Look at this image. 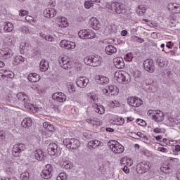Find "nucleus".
I'll use <instances>...</instances> for the list:
<instances>
[{"mask_svg":"<svg viewBox=\"0 0 180 180\" xmlns=\"http://www.w3.org/2000/svg\"><path fill=\"white\" fill-rule=\"evenodd\" d=\"M84 62L90 67H98L102 63V58L98 55H91L84 58Z\"/></svg>","mask_w":180,"mask_h":180,"instance_id":"1","label":"nucleus"},{"mask_svg":"<svg viewBox=\"0 0 180 180\" xmlns=\"http://www.w3.org/2000/svg\"><path fill=\"white\" fill-rule=\"evenodd\" d=\"M16 97L18 98V101L23 102L25 108L27 110H32L34 109V105L30 103V98H29V96H27V94L23 92H20L17 94Z\"/></svg>","mask_w":180,"mask_h":180,"instance_id":"2","label":"nucleus"},{"mask_svg":"<svg viewBox=\"0 0 180 180\" xmlns=\"http://www.w3.org/2000/svg\"><path fill=\"white\" fill-rule=\"evenodd\" d=\"M115 78L119 82V84H129L130 82V77L129 74L124 71H119L115 73Z\"/></svg>","mask_w":180,"mask_h":180,"instance_id":"3","label":"nucleus"},{"mask_svg":"<svg viewBox=\"0 0 180 180\" xmlns=\"http://www.w3.org/2000/svg\"><path fill=\"white\" fill-rule=\"evenodd\" d=\"M63 144L69 150H77L78 147H79L81 143H79V141H78V139H77L68 138L63 140Z\"/></svg>","mask_w":180,"mask_h":180,"instance_id":"4","label":"nucleus"},{"mask_svg":"<svg viewBox=\"0 0 180 180\" xmlns=\"http://www.w3.org/2000/svg\"><path fill=\"white\" fill-rule=\"evenodd\" d=\"M108 146L115 154H122L124 151V146L119 143L117 141H109Z\"/></svg>","mask_w":180,"mask_h":180,"instance_id":"5","label":"nucleus"},{"mask_svg":"<svg viewBox=\"0 0 180 180\" xmlns=\"http://www.w3.org/2000/svg\"><path fill=\"white\" fill-rule=\"evenodd\" d=\"M151 165V162L148 161L141 162L136 166V172H138V174H146V172L150 171Z\"/></svg>","mask_w":180,"mask_h":180,"instance_id":"6","label":"nucleus"},{"mask_svg":"<svg viewBox=\"0 0 180 180\" xmlns=\"http://www.w3.org/2000/svg\"><path fill=\"white\" fill-rule=\"evenodd\" d=\"M112 12H116L119 15L122 13V15H126V6L124 4L117 2H113L110 6Z\"/></svg>","mask_w":180,"mask_h":180,"instance_id":"7","label":"nucleus"},{"mask_svg":"<svg viewBox=\"0 0 180 180\" xmlns=\"http://www.w3.org/2000/svg\"><path fill=\"white\" fill-rule=\"evenodd\" d=\"M78 36L80 39H95L96 34L91 30H82L78 32Z\"/></svg>","mask_w":180,"mask_h":180,"instance_id":"8","label":"nucleus"},{"mask_svg":"<svg viewBox=\"0 0 180 180\" xmlns=\"http://www.w3.org/2000/svg\"><path fill=\"white\" fill-rule=\"evenodd\" d=\"M127 102L129 106H133L134 108H139L143 104V100L141 98L134 96L129 97Z\"/></svg>","mask_w":180,"mask_h":180,"instance_id":"9","label":"nucleus"},{"mask_svg":"<svg viewBox=\"0 0 180 180\" xmlns=\"http://www.w3.org/2000/svg\"><path fill=\"white\" fill-rule=\"evenodd\" d=\"M143 68L148 72L153 74L155 71V65H154V60L153 59H146L143 62Z\"/></svg>","mask_w":180,"mask_h":180,"instance_id":"10","label":"nucleus"},{"mask_svg":"<svg viewBox=\"0 0 180 180\" xmlns=\"http://www.w3.org/2000/svg\"><path fill=\"white\" fill-rule=\"evenodd\" d=\"M26 148V146H25V144L23 143H17L13 146L12 149V153L14 157H20V153L22 151H25V149Z\"/></svg>","mask_w":180,"mask_h":180,"instance_id":"11","label":"nucleus"},{"mask_svg":"<svg viewBox=\"0 0 180 180\" xmlns=\"http://www.w3.org/2000/svg\"><path fill=\"white\" fill-rule=\"evenodd\" d=\"M59 64L64 70H68V68H71L72 62H71V59L68 57L65 56L59 59Z\"/></svg>","mask_w":180,"mask_h":180,"instance_id":"12","label":"nucleus"},{"mask_svg":"<svg viewBox=\"0 0 180 180\" xmlns=\"http://www.w3.org/2000/svg\"><path fill=\"white\" fill-rule=\"evenodd\" d=\"M102 146H103V143L96 139L91 140L87 143V147L90 151H94L95 148H98V147H102Z\"/></svg>","mask_w":180,"mask_h":180,"instance_id":"13","label":"nucleus"},{"mask_svg":"<svg viewBox=\"0 0 180 180\" xmlns=\"http://www.w3.org/2000/svg\"><path fill=\"white\" fill-rule=\"evenodd\" d=\"M60 46L63 49H66V50H73L75 49V42L67 41V40H62L60 42Z\"/></svg>","mask_w":180,"mask_h":180,"instance_id":"14","label":"nucleus"},{"mask_svg":"<svg viewBox=\"0 0 180 180\" xmlns=\"http://www.w3.org/2000/svg\"><path fill=\"white\" fill-rule=\"evenodd\" d=\"M52 99L57 102H65L67 101V96L63 92L54 93L52 95Z\"/></svg>","mask_w":180,"mask_h":180,"instance_id":"15","label":"nucleus"},{"mask_svg":"<svg viewBox=\"0 0 180 180\" xmlns=\"http://www.w3.org/2000/svg\"><path fill=\"white\" fill-rule=\"evenodd\" d=\"M13 54V53L12 52V49H10L9 48H4L0 50V57H2L5 60L11 58Z\"/></svg>","mask_w":180,"mask_h":180,"instance_id":"16","label":"nucleus"},{"mask_svg":"<svg viewBox=\"0 0 180 180\" xmlns=\"http://www.w3.org/2000/svg\"><path fill=\"white\" fill-rule=\"evenodd\" d=\"M76 84L79 88H85L89 84V79L85 77H81L77 79Z\"/></svg>","mask_w":180,"mask_h":180,"instance_id":"17","label":"nucleus"},{"mask_svg":"<svg viewBox=\"0 0 180 180\" xmlns=\"http://www.w3.org/2000/svg\"><path fill=\"white\" fill-rule=\"evenodd\" d=\"M58 150V146H57V143H51L49 145L48 154L49 155H56V154H57Z\"/></svg>","mask_w":180,"mask_h":180,"instance_id":"18","label":"nucleus"},{"mask_svg":"<svg viewBox=\"0 0 180 180\" xmlns=\"http://www.w3.org/2000/svg\"><path fill=\"white\" fill-rule=\"evenodd\" d=\"M153 120L158 122H162L164 120V112L161 110H156Z\"/></svg>","mask_w":180,"mask_h":180,"instance_id":"19","label":"nucleus"},{"mask_svg":"<svg viewBox=\"0 0 180 180\" xmlns=\"http://www.w3.org/2000/svg\"><path fill=\"white\" fill-rule=\"evenodd\" d=\"M45 18H54L55 15H57V11L54 8H49L44 11Z\"/></svg>","mask_w":180,"mask_h":180,"instance_id":"20","label":"nucleus"},{"mask_svg":"<svg viewBox=\"0 0 180 180\" xmlns=\"http://www.w3.org/2000/svg\"><path fill=\"white\" fill-rule=\"evenodd\" d=\"M57 25H58L59 27H67L68 26V22L67 21V18L63 17H58L56 18Z\"/></svg>","mask_w":180,"mask_h":180,"instance_id":"21","label":"nucleus"},{"mask_svg":"<svg viewBox=\"0 0 180 180\" xmlns=\"http://www.w3.org/2000/svg\"><path fill=\"white\" fill-rule=\"evenodd\" d=\"M96 82L100 85H108L109 84V78L105 76H97L96 77Z\"/></svg>","mask_w":180,"mask_h":180,"instance_id":"22","label":"nucleus"},{"mask_svg":"<svg viewBox=\"0 0 180 180\" xmlns=\"http://www.w3.org/2000/svg\"><path fill=\"white\" fill-rule=\"evenodd\" d=\"M114 65L118 69L124 68V60L122 58H115L114 59Z\"/></svg>","mask_w":180,"mask_h":180,"instance_id":"23","label":"nucleus"},{"mask_svg":"<svg viewBox=\"0 0 180 180\" xmlns=\"http://www.w3.org/2000/svg\"><path fill=\"white\" fill-rule=\"evenodd\" d=\"M90 26L94 29V30H99L101 27V25L99 24V21H98V19L95 18H92L90 19Z\"/></svg>","mask_w":180,"mask_h":180,"instance_id":"24","label":"nucleus"},{"mask_svg":"<svg viewBox=\"0 0 180 180\" xmlns=\"http://www.w3.org/2000/svg\"><path fill=\"white\" fill-rule=\"evenodd\" d=\"M32 124H33V121L29 117L25 118L21 122V126H22L24 129L32 127Z\"/></svg>","mask_w":180,"mask_h":180,"instance_id":"25","label":"nucleus"},{"mask_svg":"<svg viewBox=\"0 0 180 180\" xmlns=\"http://www.w3.org/2000/svg\"><path fill=\"white\" fill-rule=\"evenodd\" d=\"M160 170L162 172H164V174H171V172H172V166L169 164H163L160 167Z\"/></svg>","mask_w":180,"mask_h":180,"instance_id":"26","label":"nucleus"},{"mask_svg":"<svg viewBox=\"0 0 180 180\" xmlns=\"http://www.w3.org/2000/svg\"><path fill=\"white\" fill-rule=\"evenodd\" d=\"M27 79L30 82H38V81H40V75L37 73H30L28 75Z\"/></svg>","mask_w":180,"mask_h":180,"instance_id":"27","label":"nucleus"},{"mask_svg":"<svg viewBox=\"0 0 180 180\" xmlns=\"http://www.w3.org/2000/svg\"><path fill=\"white\" fill-rule=\"evenodd\" d=\"M34 157L37 161H44V153L41 150H37L34 152Z\"/></svg>","mask_w":180,"mask_h":180,"instance_id":"28","label":"nucleus"},{"mask_svg":"<svg viewBox=\"0 0 180 180\" xmlns=\"http://www.w3.org/2000/svg\"><path fill=\"white\" fill-rule=\"evenodd\" d=\"M40 71H41L42 72H46V71H47L49 70V62L46 60H42L40 62Z\"/></svg>","mask_w":180,"mask_h":180,"instance_id":"29","label":"nucleus"},{"mask_svg":"<svg viewBox=\"0 0 180 180\" xmlns=\"http://www.w3.org/2000/svg\"><path fill=\"white\" fill-rule=\"evenodd\" d=\"M117 52V49H116V47L112 45H108L105 47V53L106 54H108V56H112V54H115Z\"/></svg>","mask_w":180,"mask_h":180,"instance_id":"30","label":"nucleus"},{"mask_svg":"<svg viewBox=\"0 0 180 180\" xmlns=\"http://www.w3.org/2000/svg\"><path fill=\"white\" fill-rule=\"evenodd\" d=\"M43 127L46 129V131L51 134L50 136L53 134V131H54V126L53 124H50L49 122H44Z\"/></svg>","mask_w":180,"mask_h":180,"instance_id":"31","label":"nucleus"},{"mask_svg":"<svg viewBox=\"0 0 180 180\" xmlns=\"http://www.w3.org/2000/svg\"><path fill=\"white\" fill-rule=\"evenodd\" d=\"M94 108L96 113H99V115H103V113H105V107H103V105L94 104Z\"/></svg>","mask_w":180,"mask_h":180,"instance_id":"32","label":"nucleus"},{"mask_svg":"<svg viewBox=\"0 0 180 180\" xmlns=\"http://www.w3.org/2000/svg\"><path fill=\"white\" fill-rule=\"evenodd\" d=\"M105 32L107 34H112V33H115V25L108 24Z\"/></svg>","mask_w":180,"mask_h":180,"instance_id":"33","label":"nucleus"},{"mask_svg":"<svg viewBox=\"0 0 180 180\" xmlns=\"http://www.w3.org/2000/svg\"><path fill=\"white\" fill-rule=\"evenodd\" d=\"M108 91H110V95H117L119 94V89L113 85L109 86Z\"/></svg>","mask_w":180,"mask_h":180,"instance_id":"34","label":"nucleus"},{"mask_svg":"<svg viewBox=\"0 0 180 180\" xmlns=\"http://www.w3.org/2000/svg\"><path fill=\"white\" fill-rule=\"evenodd\" d=\"M4 29L6 33L12 32V30H13V24H12V22H8L4 25Z\"/></svg>","mask_w":180,"mask_h":180,"instance_id":"35","label":"nucleus"},{"mask_svg":"<svg viewBox=\"0 0 180 180\" xmlns=\"http://www.w3.org/2000/svg\"><path fill=\"white\" fill-rule=\"evenodd\" d=\"M156 63L159 67H161L162 68H164V67H165V65L167 64V63L165 61V59L162 58H158L156 60Z\"/></svg>","mask_w":180,"mask_h":180,"instance_id":"36","label":"nucleus"},{"mask_svg":"<svg viewBox=\"0 0 180 180\" xmlns=\"http://www.w3.org/2000/svg\"><path fill=\"white\" fill-rule=\"evenodd\" d=\"M146 11H147V8H146V6L141 5L138 7L137 13L140 16H143V14L146 13Z\"/></svg>","mask_w":180,"mask_h":180,"instance_id":"37","label":"nucleus"},{"mask_svg":"<svg viewBox=\"0 0 180 180\" xmlns=\"http://www.w3.org/2000/svg\"><path fill=\"white\" fill-rule=\"evenodd\" d=\"M41 176L44 178V179H50L51 178L52 174L50 172H47V170H43Z\"/></svg>","mask_w":180,"mask_h":180,"instance_id":"38","label":"nucleus"},{"mask_svg":"<svg viewBox=\"0 0 180 180\" xmlns=\"http://www.w3.org/2000/svg\"><path fill=\"white\" fill-rule=\"evenodd\" d=\"M11 71L10 70H0V79L1 78V79H6V78H7V77L9 75V72H11Z\"/></svg>","mask_w":180,"mask_h":180,"instance_id":"39","label":"nucleus"},{"mask_svg":"<svg viewBox=\"0 0 180 180\" xmlns=\"http://www.w3.org/2000/svg\"><path fill=\"white\" fill-rule=\"evenodd\" d=\"M30 177V174H29L28 172H24L20 176L21 180H29Z\"/></svg>","mask_w":180,"mask_h":180,"instance_id":"40","label":"nucleus"},{"mask_svg":"<svg viewBox=\"0 0 180 180\" xmlns=\"http://www.w3.org/2000/svg\"><path fill=\"white\" fill-rule=\"evenodd\" d=\"M86 122L87 123H90V124H94L96 126H97V124H99V122L98 120H96V119H95V118L87 119V120H86Z\"/></svg>","mask_w":180,"mask_h":180,"instance_id":"41","label":"nucleus"},{"mask_svg":"<svg viewBox=\"0 0 180 180\" xmlns=\"http://www.w3.org/2000/svg\"><path fill=\"white\" fill-rule=\"evenodd\" d=\"M14 61L15 63H18V64H20V63H25V58L20 56H15L14 58Z\"/></svg>","mask_w":180,"mask_h":180,"instance_id":"42","label":"nucleus"},{"mask_svg":"<svg viewBox=\"0 0 180 180\" xmlns=\"http://www.w3.org/2000/svg\"><path fill=\"white\" fill-rule=\"evenodd\" d=\"M115 124L118 126H122V124H124V119L122 117H117L115 120Z\"/></svg>","mask_w":180,"mask_h":180,"instance_id":"43","label":"nucleus"},{"mask_svg":"<svg viewBox=\"0 0 180 180\" xmlns=\"http://www.w3.org/2000/svg\"><path fill=\"white\" fill-rule=\"evenodd\" d=\"M63 167L65 168V169H71V167H72V163L70 161H66L63 162Z\"/></svg>","mask_w":180,"mask_h":180,"instance_id":"44","label":"nucleus"},{"mask_svg":"<svg viewBox=\"0 0 180 180\" xmlns=\"http://www.w3.org/2000/svg\"><path fill=\"white\" fill-rule=\"evenodd\" d=\"M134 39H131L132 41H137V43H144V39L141 37L137 36L133 37Z\"/></svg>","mask_w":180,"mask_h":180,"instance_id":"45","label":"nucleus"},{"mask_svg":"<svg viewBox=\"0 0 180 180\" xmlns=\"http://www.w3.org/2000/svg\"><path fill=\"white\" fill-rule=\"evenodd\" d=\"M67 179V174L65 173H60L57 177V180H65Z\"/></svg>","mask_w":180,"mask_h":180,"instance_id":"46","label":"nucleus"},{"mask_svg":"<svg viewBox=\"0 0 180 180\" xmlns=\"http://www.w3.org/2000/svg\"><path fill=\"white\" fill-rule=\"evenodd\" d=\"M172 5L174 6V10L176 11V13H180V4L174 3Z\"/></svg>","mask_w":180,"mask_h":180,"instance_id":"47","label":"nucleus"},{"mask_svg":"<svg viewBox=\"0 0 180 180\" xmlns=\"http://www.w3.org/2000/svg\"><path fill=\"white\" fill-rule=\"evenodd\" d=\"M44 170L51 174L53 172V166L50 164H48L46 165V168Z\"/></svg>","mask_w":180,"mask_h":180,"instance_id":"48","label":"nucleus"},{"mask_svg":"<svg viewBox=\"0 0 180 180\" xmlns=\"http://www.w3.org/2000/svg\"><path fill=\"white\" fill-rule=\"evenodd\" d=\"M84 6L86 9H89L91 6H94V3H91V1H85Z\"/></svg>","mask_w":180,"mask_h":180,"instance_id":"49","label":"nucleus"},{"mask_svg":"<svg viewBox=\"0 0 180 180\" xmlns=\"http://www.w3.org/2000/svg\"><path fill=\"white\" fill-rule=\"evenodd\" d=\"M136 123L139 126H146V121L141 120V119H137L136 120Z\"/></svg>","mask_w":180,"mask_h":180,"instance_id":"50","label":"nucleus"},{"mask_svg":"<svg viewBox=\"0 0 180 180\" xmlns=\"http://www.w3.org/2000/svg\"><path fill=\"white\" fill-rule=\"evenodd\" d=\"M15 170H13V168L12 167H7L6 169V174H8V175H12L13 174Z\"/></svg>","mask_w":180,"mask_h":180,"instance_id":"51","label":"nucleus"},{"mask_svg":"<svg viewBox=\"0 0 180 180\" xmlns=\"http://www.w3.org/2000/svg\"><path fill=\"white\" fill-rule=\"evenodd\" d=\"M141 134L140 139H142V140L143 141V143H148V138L147 137V136L144 135L143 134Z\"/></svg>","mask_w":180,"mask_h":180,"instance_id":"52","label":"nucleus"},{"mask_svg":"<svg viewBox=\"0 0 180 180\" xmlns=\"http://www.w3.org/2000/svg\"><path fill=\"white\" fill-rule=\"evenodd\" d=\"M125 60H126V61H132L133 55H131V53L127 54L126 57H125Z\"/></svg>","mask_w":180,"mask_h":180,"instance_id":"53","label":"nucleus"},{"mask_svg":"<svg viewBox=\"0 0 180 180\" xmlns=\"http://www.w3.org/2000/svg\"><path fill=\"white\" fill-rule=\"evenodd\" d=\"M27 15H29V12H27V11L26 10H21L20 11V16H27Z\"/></svg>","mask_w":180,"mask_h":180,"instance_id":"54","label":"nucleus"},{"mask_svg":"<svg viewBox=\"0 0 180 180\" xmlns=\"http://www.w3.org/2000/svg\"><path fill=\"white\" fill-rule=\"evenodd\" d=\"M27 47H29V43L24 42L20 44V48L22 49V50H25V49H27Z\"/></svg>","mask_w":180,"mask_h":180,"instance_id":"55","label":"nucleus"},{"mask_svg":"<svg viewBox=\"0 0 180 180\" xmlns=\"http://www.w3.org/2000/svg\"><path fill=\"white\" fill-rule=\"evenodd\" d=\"M69 91H71V92H75V86H74V84L71 83L68 86Z\"/></svg>","mask_w":180,"mask_h":180,"instance_id":"56","label":"nucleus"},{"mask_svg":"<svg viewBox=\"0 0 180 180\" xmlns=\"http://www.w3.org/2000/svg\"><path fill=\"white\" fill-rule=\"evenodd\" d=\"M133 165V160L131 159L128 158L127 160V163L125 165L126 167H131Z\"/></svg>","mask_w":180,"mask_h":180,"instance_id":"57","label":"nucleus"},{"mask_svg":"<svg viewBox=\"0 0 180 180\" xmlns=\"http://www.w3.org/2000/svg\"><path fill=\"white\" fill-rule=\"evenodd\" d=\"M21 32H22V33H29V27L23 26L21 27Z\"/></svg>","mask_w":180,"mask_h":180,"instance_id":"58","label":"nucleus"},{"mask_svg":"<svg viewBox=\"0 0 180 180\" xmlns=\"http://www.w3.org/2000/svg\"><path fill=\"white\" fill-rule=\"evenodd\" d=\"M103 94H104V95H106V96H110V91H109V89H103Z\"/></svg>","mask_w":180,"mask_h":180,"instance_id":"59","label":"nucleus"},{"mask_svg":"<svg viewBox=\"0 0 180 180\" xmlns=\"http://www.w3.org/2000/svg\"><path fill=\"white\" fill-rule=\"evenodd\" d=\"M148 116H152V119H154V115H155V111L153 110H149L148 111Z\"/></svg>","mask_w":180,"mask_h":180,"instance_id":"60","label":"nucleus"},{"mask_svg":"<svg viewBox=\"0 0 180 180\" xmlns=\"http://www.w3.org/2000/svg\"><path fill=\"white\" fill-rule=\"evenodd\" d=\"M83 136H84V137H85V139H87L88 140L92 139V135H91V134H88V133H86V132H84V133L83 134Z\"/></svg>","mask_w":180,"mask_h":180,"instance_id":"61","label":"nucleus"},{"mask_svg":"<svg viewBox=\"0 0 180 180\" xmlns=\"http://www.w3.org/2000/svg\"><path fill=\"white\" fill-rule=\"evenodd\" d=\"M111 105H114V106H115V108H119V106H120V102H119L117 101H112Z\"/></svg>","mask_w":180,"mask_h":180,"instance_id":"62","label":"nucleus"},{"mask_svg":"<svg viewBox=\"0 0 180 180\" xmlns=\"http://www.w3.org/2000/svg\"><path fill=\"white\" fill-rule=\"evenodd\" d=\"M122 170L125 174H129V172H130V169H129V166H124Z\"/></svg>","mask_w":180,"mask_h":180,"instance_id":"63","label":"nucleus"},{"mask_svg":"<svg viewBox=\"0 0 180 180\" xmlns=\"http://www.w3.org/2000/svg\"><path fill=\"white\" fill-rule=\"evenodd\" d=\"M6 100L8 101V102H10V103H15V98H12V97H11V96H7Z\"/></svg>","mask_w":180,"mask_h":180,"instance_id":"64","label":"nucleus"}]
</instances>
